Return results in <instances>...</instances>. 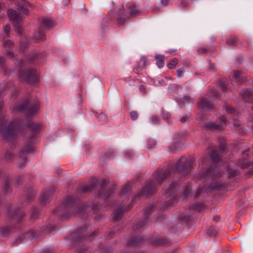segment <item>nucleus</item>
<instances>
[{
	"instance_id": "f257e3e1",
	"label": "nucleus",
	"mask_w": 253,
	"mask_h": 253,
	"mask_svg": "<svg viewBox=\"0 0 253 253\" xmlns=\"http://www.w3.org/2000/svg\"><path fill=\"white\" fill-rule=\"evenodd\" d=\"M63 208L62 213H58L60 215H62L65 218H68L72 215L80 214L83 211H85L87 209L89 208L98 210L99 208L96 205H93L91 207L88 204L84 203H80L78 205H76L75 200L72 197H68L63 204Z\"/></svg>"
},
{
	"instance_id": "f03ea898",
	"label": "nucleus",
	"mask_w": 253,
	"mask_h": 253,
	"mask_svg": "<svg viewBox=\"0 0 253 253\" xmlns=\"http://www.w3.org/2000/svg\"><path fill=\"white\" fill-rule=\"evenodd\" d=\"M170 173L169 170H161L157 171L154 176L153 180L148 182L143 188L141 195H149L154 193L156 186L161 184L162 181L167 178Z\"/></svg>"
},
{
	"instance_id": "7ed1b4c3",
	"label": "nucleus",
	"mask_w": 253,
	"mask_h": 253,
	"mask_svg": "<svg viewBox=\"0 0 253 253\" xmlns=\"http://www.w3.org/2000/svg\"><path fill=\"white\" fill-rule=\"evenodd\" d=\"M18 11L10 9L7 11V14L9 18L12 20L14 23L15 31L20 34L22 32V28L18 23L20 22L22 20V15L27 14L28 10L22 5H19L18 7Z\"/></svg>"
},
{
	"instance_id": "20e7f679",
	"label": "nucleus",
	"mask_w": 253,
	"mask_h": 253,
	"mask_svg": "<svg viewBox=\"0 0 253 253\" xmlns=\"http://www.w3.org/2000/svg\"><path fill=\"white\" fill-rule=\"evenodd\" d=\"M129 11H126L123 7L119 12L118 23L119 25H122L125 21L131 16H135L139 13V10L134 8L133 5H130L128 8Z\"/></svg>"
},
{
	"instance_id": "39448f33",
	"label": "nucleus",
	"mask_w": 253,
	"mask_h": 253,
	"mask_svg": "<svg viewBox=\"0 0 253 253\" xmlns=\"http://www.w3.org/2000/svg\"><path fill=\"white\" fill-rule=\"evenodd\" d=\"M175 169L181 174L187 173L191 169L190 160L186 157H182L176 161Z\"/></svg>"
},
{
	"instance_id": "423d86ee",
	"label": "nucleus",
	"mask_w": 253,
	"mask_h": 253,
	"mask_svg": "<svg viewBox=\"0 0 253 253\" xmlns=\"http://www.w3.org/2000/svg\"><path fill=\"white\" fill-rule=\"evenodd\" d=\"M19 129V123L17 121L11 122L8 126L1 128V132L5 139H8L17 133Z\"/></svg>"
},
{
	"instance_id": "0eeeda50",
	"label": "nucleus",
	"mask_w": 253,
	"mask_h": 253,
	"mask_svg": "<svg viewBox=\"0 0 253 253\" xmlns=\"http://www.w3.org/2000/svg\"><path fill=\"white\" fill-rule=\"evenodd\" d=\"M178 185L177 183L171 182L167 184L163 191V194L166 198L169 197L174 198V194L176 192L178 188Z\"/></svg>"
},
{
	"instance_id": "6e6552de",
	"label": "nucleus",
	"mask_w": 253,
	"mask_h": 253,
	"mask_svg": "<svg viewBox=\"0 0 253 253\" xmlns=\"http://www.w3.org/2000/svg\"><path fill=\"white\" fill-rule=\"evenodd\" d=\"M219 147L220 150L218 151L216 150L209 148V149L211 150L210 156L213 162H216L219 161L220 155L225 150V146L224 144H222L220 145Z\"/></svg>"
},
{
	"instance_id": "1a4fd4ad",
	"label": "nucleus",
	"mask_w": 253,
	"mask_h": 253,
	"mask_svg": "<svg viewBox=\"0 0 253 253\" xmlns=\"http://www.w3.org/2000/svg\"><path fill=\"white\" fill-rule=\"evenodd\" d=\"M39 105L35 104L34 106H29L27 104H22L17 106V109L19 111H26V113L32 115L35 113L39 109Z\"/></svg>"
},
{
	"instance_id": "9d476101",
	"label": "nucleus",
	"mask_w": 253,
	"mask_h": 253,
	"mask_svg": "<svg viewBox=\"0 0 253 253\" xmlns=\"http://www.w3.org/2000/svg\"><path fill=\"white\" fill-rule=\"evenodd\" d=\"M25 79L31 83H35L38 80V75L36 71L32 70L26 73Z\"/></svg>"
},
{
	"instance_id": "9b49d317",
	"label": "nucleus",
	"mask_w": 253,
	"mask_h": 253,
	"mask_svg": "<svg viewBox=\"0 0 253 253\" xmlns=\"http://www.w3.org/2000/svg\"><path fill=\"white\" fill-rule=\"evenodd\" d=\"M54 190L51 189L43 192L40 198V201L42 203H46L49 199L53 195Z\"/></svg>"
},
{
	"instance_id": "f8f14e48",
	"label": "nucleus",
	"mask_w": 253,
	"mask_h": 253,
	"mask_svg": "<svg viewBox=\"0 0 253 253\" xmlns=\"http://www.w3.org/2000/svg\"><path fill=\"white\" fill-rule=\"evenodd\" d=\"M147 63V60L145 57H142L138 64V67L133 69V71L136 74L139 73V70H141L145 67Z\"/></svg>"
},
{
	"instance_id": "ddd939ff",
	"label": "nucleus",
	"mask_w": 253,
	"mask_h": 253,
	"mask_svg": "<svg viewBox=\"0 0 253 253\" xmlns=\"http://www.w3.org/2000/svg\"><path fill=\"white\" fill-rule=\"evenodd\" d=\"M231 79L238 83H241L243 80L242 73L239 71H234L231 75Z\"/></svg>"
},
{
	"instance_id": "4468645a",
	"label": "nucleus",
	"mask_w": 253,
	"mask_h": 253,
	"mask_svg": "<svg viewBox=\"0 0 253 253\" xmlns=\"http://www.w3.org/2000/svg\"><path fill=\"white\" fill-rule=\"evenodd\" d=\"M241 95L245 99V101H249L250 98L253 94V91L250 89H244L241 91Z\"/></svg>"
},
{
	"instance_id": "2eb2a0df",
	"label": "nucleus",
	"mask_w": 253,
	"mask_h": 253,
	"mask_svg": "<svg viewBox=\"0 0 253 253\" xmlns=\"http://www.w3.org/2000/svg\"><path fill=\"white\" fill-rule=\"evenodd\" d=\"M42 25L47 28H51L55 26V24L50 18H43L42 21Z\"/></svg>"
},
{
	"instance_id": "dca6fc26",
	"label": "nucleus",
	"mask_w": 253,
	"mask_h": 253,
	"mask_svg": "<svg viewBox=\"0 0 253 253\" xmlns=\"http://www.w3.org/2000/svg\"><path fill=\"white\" fill-rule=\"evenodd\" d=\"M156 64L159 68H162L164 65V56L161 55H157L155 57Z\"/></svg>"
},
{
	"instance_id": "f3484780",
	"label": "nucleus",
	"mask_w": 253,
	"mask_h": 253,
	"mask_svg": "<svg viewBox=\"0 0 253 253\" xmlns=\"http://www.w3.org/2000/svg\"><path fill=\"white\" fill-rule=\"evenodd\" d=\"M200 106L203 109H210L211 108V105L206 98L201 99L200 102Z\"/></svg>"
},
{
	"instance_id": "a211bd4d",
	"label": "nucleus",
	"mask_w": 253,
	"mask_h": 253,
	"mask_svg": "<svg viewBox=\"0 0 253 253\" xmlns=\"http://www.w3.org/2000/svg\"><path fill=\"white\" fill-rule=\"evenodd\" d=\"M54 228V226L52 225H47L46 224H44L41 227V232H50Z\"/></svg>"
},
{
	"instance_id": "6ab92c4d",
	"label": "nucleus",
	"mask_w": 253,
	"mask_h": 253,
	"mask_svg": "<svg viewBox=\"0 0 253 253\" xmlns=\"http://www.w3.org/2000/svg\"><path fill=\"white\" fill-rule=\"evenodd\" d=\"M123 212L122 209H118L114 212V219L116 221H119L122 217V215Z\"/></svg>"
},
{
	"instance_id": "aec40b11",
	"label": "nucleus",
	"mask_w": 253,
	"mask_h": 253,
	"mask_svg": "<svg viewBox=\"0 0 253 253\" xmlns=\"http://www.w3.org/2000/svg\"><path fill=\"white\" fill-rule=\"evenodd\" d=\"M181 101L184 104L192 103L193 102V99L189 95H184L181 97Z\"/></svg>"
},
{
	"instance_id": "412c9836",
	"label": "nucleus",
	"mask_w": 253,
	"mask_h": 253,
	"mask_svg": "<svg viewBox=\"0 0 253 253\" xmlns=\"http://www.w3.org/2000/svg\"><path fill=\"white\" fill-rule=\"evenodd\" d=\"M26 234L29 237L31 236L33 238H35L38 237L41 233L37 230H32Z\"/></svg>"
},
{
	"instance_id": "4be33fe9",
	"label": "nucleus",
	"mask_w": 253,
	"mask_h": 253,
	"mask_svg": "<svg viewBox=\"0 0 253 253\" xmlns=\"http://www.w3.org/2000/svg\"><path fill=\"white\" fill-rule=\"evenodd\" d=\"M217 84L220 88L223 91L227 88V83L226 81L224 79L220 80L217 82Z\"/></svg>"
},
{
	"instance_id": "5701e85b",
	"label": "nucleus",
	"mask_w": 253,
	"mask_h": 253,
	"mask_svg": "<svg viewBox=\"0 0 253 253\" xmlns=\"http://www.w3.org/2000/svg\"><path fill=\"white\" fill-rule=\"evenodd\" d=\"M178 63V59L176 58H173L168 64L167 66L169 69H172L175 67Z\"/></svg>"
},
{
	"instance_id": "b1692460",
	"label": "nucleus",
	"mask_w": 253,
	"mask_h": 253,
	"mask_svg": "<svg viewBox=\"0 0 253 253\" xmlns=\"http://www.w3.org/2000/svg\"><path fill=\"white\" fill-rule=\"evenodd\" d=\"M96 182L95 181L93 182L91 186H83L82 188V190L83 192L89 191L91 190L92 189H93V188H94L96 186Z\"/></svg>"
},
{
	"instance_id": "393cba45",
	"label": "nucleus",
	"mask_w": 253,
	"mask_h": 253,
	"mask_svg": "<svg viewBox=\"0 0 253 253\" xmlns=\"http://www.w3.org/2000/svg\"><path fill=\"white\" fill-rule=\"evenodd\" d=\"M98 119L99 121L102 122L103 123L107 122L108 120L107 116L103 113H101L98 115Z\"/></svg>"
},
{
	"instance_id": "a878e982",
	"label": "nucleus",
	"mask_w": 253,
	"mask_h": 253,
	"mask_svg": "<svg viewBox=\"0 0 253 253\" xmlns=\"http://www.w3.org/2000/svg\"><path fill=\"white\" fill-rule=\"evenodd\" d=\"M10 230L8 228L1 227L0 228V235L2 236H5L7 235Z\"/></svg>"
},
{
	"instance_id": "bb28decb",
	"label": "nucleus",
	"mask_w": 253,
	"mask_h": 253,
	"mask_svg": "<svg viewBox=\"0 0 253 253\" xmlns=\"http://www.w3.org/2000/svg\"><path fill=\"white\" fill-rule=\"evenodd\" d=\"M138 239L137 237H132L129 242V244L131 246H137L139 244Z\"/></svg>"
},
{
	"instance_id": "cd10ccee",
	"label": "nucleus",
	"mask_w": 253,
	"mask_h": 253,
	"mask_svg": "<svg viewBox=\"0 0 253 253\" xmlns=\"http://www.w3.org/2000/svg\"><path fill=\"white\" fill-rule=\"evenodd\" d=\"M35 37L37 38V40L40 41H43L45 40V35L43 33L41 32L36 34L35 35Z\"/></svg>"
},
{
	"instance_id": "c85d7f7f",
	"label": "nucleus",
	"mask_w": 253,
	"mask_h": 253,
	"mask_svg": "<svg viewBox=\"0 0 253 253\" xmlns=\"http://www.w3.org/2000/svg\"><path fill=\"white\" fill-rule=\"evenodd\" d=\"M237 42V39L236 37H231L227 40L226 42L229 45H234Z\"/></svg>"
},
{
	"instance_id": "c756f323",
	"label": "nucleus",
	"mask_w": 253,
	"mask_h": 253,
	"mask_svg": "<svg viewBox=\"0 0 253 253\" xmlns=\"http://www.w3.org/2000/svg\"><path fill=\"white\" fill-rule=\"evenodd\" d=\"M180 145V143L179 142H175L174 144L171 145L170 147V149L171 151H174L177 150Z\"/></svg>"
},
{
	"instance_id": "7c9ffc66",
	"label": "nucleus",
	"mask_w": 253,
	"mask_h": 253,
	"mask_svg": "<svg viewBox=\"0 0 253 253\" xmlns=\"http://www.w3.org/2000/svg\"><path fill=\"white\" fill-rule=\"evenodd\" d=\"M216 234V232L212 227H210L207 230V234L211 236H214Z\"/></svg>"
},
{
	"instance_id": "2f4dec72",
	"label": "nucleus",
	"mask_w": 253,
	"mask_h": 253,
	"mask_svg": "<svg viewBox=\"0 0 253 253\" xmlns=\"http://www.w3.org/2000/svg\"><path fill=\"white\" fill-rule=\"evenodd\" d=\"M228 172L230 174V176L234 177L237 175L239 173V171L238 170H233L232 168H229Z\"/></svg>"
},
{
	"instance_id": "473e14b6",
	"label": "nucleus",
	"mask_w": 253,
	"mask_h": 253,
	"mask_svg": "<svg viewBox=\"0 0 253 253\" xmlns=\"http://www.w3.org/2000/svg\"><path fill=\"white\" fill-rule=\"evenodd\" d=\"M130 189V187L129 184H126L123 186L122 189V193L125 194L127 193Z\"/></svg>"
},
{
	"instance_id": "72a5a7b5",
	"label": "nucleus",
	"mask_w": 253,
	"mask_h": 253,
	"mask_svg": "<svg viewBox=\"0 0 253 253\" xmlns=\"http://www.w3.org/2000/svg\"><path fill=\"white\" fill-rule=\"evenodd\" d=\"M159 122V119L156 116H153L151 119V123L152 124H158Z\"/></svg>"
},
{
	"instance_id": "f704fd0d",
	"label": "nucleus",
	"mask_w": 253,
	"mask_h": 253,
	"mask_svg": "<svg viewBox=\"0 0 253 253\" xmlns=\"http://www.w3.org/2000/svg\"><path fill=\"white\" fill-rule=\"evenodd\" d=\"M131 118L133 120H135L138 118V114L136 111H132L130 113Z\"/></svg>"
},
{
	"instance_id": "c9c22d12",
	"label": "nucleus",
	"mask_w": 253,
	"mask_h": 253,
	"mask_svg": "<svg viewBox=\"0 0 253 253\" xmlns=\"http://www.w3.org/2000/svg\"><path fill=\"white\" fill-rule=\"evenodd\" d=\"M184 72V69L181 68L177 71V76L178 77H180Z\"/></svg>"
},
{
	"instance_id": "e433bc0d",
	"label": "nucleus",
	"mask_w": 253,
	"mask_h": 253,
	"mask_svg": "<svg viewBox=\"0 0 253 253\" xmlns=\"http://www.w3.org/2000/svg\"><path fill=\"white\" fill-rule=\"evenodd\" d=\"M197 51L199 53H206L207 51H208V49L204 47H198L197 48Z\"/></svg>"
},
{
	"instance_id": "4c0bfd02",
	"label": "nucleus",
	"mask_w": 253,
	"mask_h": 253,
	"mask_svg": "<svg viewBox=\"0 0 253 253\" xmlns=\"http://www.w3.org/2000/svg\"><path fill=\"white\" fill-rule=\"evenodd\" d=\"M164 83V81L163 80H162L161 81L155 80L154 81V83L156 85H158L159 84L163 85Z\"/></svg>"
},
{
	"instance_id": "58836bf2",
	"label": "nucleus",
	"mask_w": 253,
	"mask_h": 253,
	"mask_svg": "<svg viewBox=\"0 0 253 253\" xmlns=\"http://www.w3.org/2000/svg\"><path fill=\"white\" fill-rule=\"evenodd\" d=\"M38 211H34L31 215V217L33 219H36L38 217Z\"/></svg>"
},
{
	"instance_id": "ea45409f",
	"label": "nucleus",
	"mask_w": 253,
	"mask_h": 253,
	"mask_svg": "<svg viewBox=\"0 0 253 253\" xmlns=\"http://www.w3.org/2000/svg\"><path fill=\"white\" fill-rule=\"evenodd\" d=\"M188 6V2L184 1H182L179 4V7H185Z\"/></svg>"
},
{
	"instance_id": "a19ab883",
	"label": "nucleus",
	"mask_w": 253,
	"mask_h": 253,
	"mask_svg": "<svg viewBox=\"0 0 253 253\" xmlns=\"http://www.w3.org/2000/svg\"><path fill=\"white\" fill-rule=\"evenodd\" d=\"M10 31V26L9 25H6L3 28V31L5 34H8Z\"/></svg>"
},
{
	"instance_id": "79ce46f5",
	"label": "nucleus",
	"mask_w": 253,
	"mask_h": 253,
	"mask_svg": "<svg viewBox=\"0 0 253 253\" xmlns=\"http://www.w3.org/2000/svg\"><path fill=\"white\" fill-rule=\"evenodd\" d=\"M42 253H54V250L51 249L45 250Z\"/></svg>"
},
{
	"instance_id": "37998d69",
	"label": "nucleus",
	"mask_w": 253,
	"mask_h": 253,
	"mask_svg": "<svg viewBox=\"0 0 253 253\" xmlns=\"http://www.w3.org/2000/svg\"><path fill=\"white\" fill-rule=\"evenodd\" d=\"M9 189V186L7 183H5L3 187V190L4 192H7Z\"/></svg>"
},
{
	"instance_id": "c03bdc74",
	"label": "nucleus",
	"mask_w": 253,
	"mask_h": 253,
	"mask_svg": "<svg viewBox=\"0 0 253 253\" xmlns=\"http://www.w3.org/2000/svg\"><path fill=\"white\" fill-rule=\"evenodd\" d=\"M30 127H33L35 128L36 129H38L40 128V126L39 125L30 124Z\"/></svg>"
},
{
	"instance_id": "a18cd8bd",
	"label": "nucleus",
	"mask_w": 253,
	"mask_h": 253,
	"mask_svg": "<svg viewBox=\"0 0 253 253\" xmlns=\"http://www.w3.org/2000/svg\"><path fill=\"white\" fill-rule=\"evenodd\" d=\"M12 44V42H11V41L8 40V41H6V42H4V45L5 46H6V45H7V46H11V45Z\"/></svg>"
},
{
	"instance_id": "49530a36",
	"label": "nucleus",
	"mask_w": 253,
	"mask_h": 253,
	"mask_svg": "<svg viewBox=\"0 0 253 253\" xmlns=\"http://www.w3.org/2000/svg\"><path fill=\"white\" fill-rule=\"evenodd\" d=\"M211 92L212 93V95H213L214 96H216L218 95V92H217V90H216L214 89H211Z\"/></svg>"
},
{
	"instance_id": "de8ad7c7",
	"label": "nucleus",
	"mask_w": 253,
	"mask_h": 253,
	"mask_svg": "<svg viewBox=\"0 0 253 253\" xmlns=\"http://www.w3.org/2000/svg\"><path fill=\"white\" fill-rule=\"evenodd\" d=\"M161 2L163 6H165L168 2V0H161Z\"/></svg>"
},
{
	"instance_id": "09e8293b",
	"label": "nucleus",
	"mask_w": 253,
	"mask_h": 253,
	"mask_svg": "<svg viewBox=\"0 0 253 253\" xmlns=\"http://www.w3.org/2000/svg\"><path fill=\"white\" fill-rule=\"evenodd\" d=\"M13 157V155L10 153H7L5 155V158L8 159V158H11Z\"/></svg>"
},
{
	"instance_id": "8fccbe9b",
	"label": "nucleus",
	"mask_w": 253,
	"mask_h": 253,
	"mask_svg": "<svg viewBox=\"0 0 253 253\" xmlns=\"http://www.w3.org/2000/svg\"><path fill=\"white\" fill-rule=\"evenodd\" d=\"M106 183H107V182H106V181L105 179H103V180H102L101 181V182H100V184L101 185V186H102V187H104V184H106Z\"/></svg>"
},
{
	"instance_id": "3c124183",
	"label": "nucleus",
	"mask_w": 253,
	"mask_h": 253,
	"mask_svg": "<svg viewBox=\"0 0 253 253\" xmlns=\"http://www.w3.org/2000/svg\"><path fill=\"white\" fill-rule=\"evenodd\" d=\"M125 156H126V157L128 158V157H130L131 156V154L129 152H126L125 153Z\"/></svg>"
},
{
	"instance_id": "603ef678",
	"label": "nucleus",
	"mask_w": 253,
	"mask_h": 253,
	"mask_svg": "<svg viewBox=\"0 0 253 253\" xmlns=\"http://www.w3.org/2000/svg\"><path fill=\"white\" fill-rule=\"evenodd\" d=\"M222 121H223V122L221 124L218 125L217 126L220 127V126H222L223 124H224L225 123V120L224 118H223Z\"/></svg>"
},
{
	"instance_id": "864d4df0",
	"label": "nucleus",
	"mask_w": 253,
	"mask_h": 253,
	"mask_svg": "<svg viewBox=\"0 0 253 253\" xmlns=\"http://www.w3.org/2000/svg\"><path fill=\"white\" fill-rule=\"evenodd\" d=\"M187 119H188L187 117H183L181 119V122L182 123H184L187 120Z\"/></svg>"
},
{
	"instance_id": "5fc2aeb1",
	"label": "nucleus",
	"mask_w": 253,
	"mask_h": 253,
	"mask_svg": "<svg viewBox=\"0 0 253 253\" xmlns=\"http://www.w3.org/2000/svg\"><path fill=\"white\" fill-rule=\"evenodd\" d=\"M139 90L143 91L145 90V87L143 85H141L139 86Z\"/></svg>"
},
{
	"instance_id": "6e6d98bb",
	"label": "nucleus",
	"mask_w": 253,
	"mask_h": 253,
	"mask_svg": "<svg viewBox=\"0 0 253 253\" xmlns=\"http://www.w3.org/2000/svg\"><path fill=\"white\" fill-rule=\"evenodd\" d=\"M200 193H201V190L200 189H199L197 191V193L195 197H198L199 196V194H200Z\"/></svg>"
},
{
	"instance_id": "4d7b16f0",
	"label": "nucleus",
	"mask_w": 253,
	"mask_h": 253,
	"mask_svg": "<svg viewBox=\"0 0 253 253\" xmlns=\"http://www.w3.org/2000/svg\"><path fill=\"white\" fill-rule=\"evenodd\" d=\"M211 173V172L209 171L208 172H207L206 173H205V177L207 176V175H209V174Z\"/></svg>"
},
{
	"instance_id": "13d9d810",
	"label": "nucleus",
	"mask_w": 253,
	"mask_h": 253,
	"mask_svg": "<svg viewBox=\"0 0 253 253\" xmlns=\"http://www.w3.org/2000/svg\"><path fill=\"white\" fill-rule=\"evenodd\" d=\"M7 54L8 55H11V54H12V52H11V51H8L7 52Z\"/></svg>"
},
{
	"instance_id": "bf43d9fd",
	"label": "nucleus",
	"mask_w": 253,
	"mask_h": 253,
	"mask_svg": "<svg viewBox=\"0 0 253 253\" xmlns=\"http://www.w3.org/2000/svg\"><path fill=\"white\" fill-rule=\"evenodd\" d=\"M28 200H30L32 199V197L31 196H28Z\"/></svg>"
},
{
	"instance_id": "052dcab7",
	"label": "nucleus",
	"mask_w": 253,
	"mask_h": 253,
	"mask_svg": "<svg viewBox=\"0 0 253 253\" xmlns=\"http://www.w3.org/2000/svg\"><path fill=\"white\" fill-rule=\"evenodd\" d=\"M201 208H202V205H201V208L200 209H198V208L195 207L196 210H200L201 209Z\"/></svg>"
},
{
	"instance_id": "680f3d73",
	"label": "nucleus",
	"mask_w": 253,
	"mask_h": 253,
	"mask_svg": "<svg viewBox=\"0 0 253 253\" xmlns=\"http://www.w3.org/2000/svg\"><path fill=\"white\" fill-rule=\"evenodd\" d=\"M38 55L36 54V55H35L34 56V58H38Z\"/></svg>"
},
{
	"instance_id": "e2e57ef3",
	"label": "nucleus",
	"mask_w": 253,
	"mask_h": 253,
	"mask_svg": "<svg viewBox=\"0 0 253 253\" xmlns=\"http://www.w3.org/2000/svg\"><path fill=\"white\" fill-rule=\"evenodd\" d=\"M98 195H99V196H102V194L101 192H99L98 193Z\"/></svg>"
},
{
	"instance_id": "0e129e2a",
	"label": "nucleus",
	"mask_w": 253,
	"mask_h": 253,
	"mask_svg": "<svg viewBox=\"0 0 253 253\" xmlns=\"http://www.w3.org/2000/svg\"><path fill=\"white\" fill-rule=\"evenodd\" d=\"M62 208H59V209H58V212H60V210H61V209H62Z\"/></svg>"
},
{
	"instance_id": "69168bd1",
	"label": "nucleus",
	"mask_w": 253,
	"mask_h": 253,
	"mask_svg": "<svg viewBox=\"0 0 253 253\" xmlns=\"http://www.w3.org/2000/svg\"><path fill=\"white\" fill-rule=\"evenodd\" d=\"M110 196V195H107V196L104 195V196H103V197H105V198H107V197H108V196Z\"/></svg>"
},
{
	"instance_id": "338daca9",
	"label": "nucleus",
	"mask_w": 253,
	"mask_h": 253,
	"mask_svg": "<svg viewBox=\"0 0 253 253\" xmlns=\"http://www.w3.org/2000/svg\"><path fill=\"white\" fill-rule=\"evenodd\" d=\"M201 174L202 175V176H204V175H205L204 173H201Z\"/></svg>"
},
{
	"instance_id": "774afa93",
	"label": "nucleus",
	"mask_w": 253,
	"mask_h": 253,
	"mask_svg": "<svg viewBox=\"0 0 253 253\" xmlns=\"http://www.w3.org/2000/svg\"><path fill=\"white\" fill-rule=\"evenodd\" d=\"M227 112H229V110H227ZM230 112H232V110H230Z\"/></svg>"
}]
</instances>
